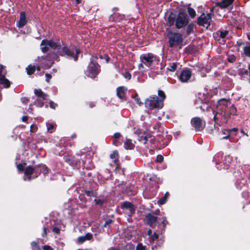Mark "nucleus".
Listing matches in <instances>:
<instances>
[{"instance_id":"f257e3e1","label":"nucleus","mask_w":250,"mask_h":250,"mask_svg":"<svg viewBox=\"0 0 250 250\" xmlns=\"http://www.w3.org/2000/svg\"><path fill=\"white\" fill-rule=\"evenodd\" d=\"M167 22L169 26L174 25L177 29H183L189 23V18L184 12H180L176 16L171 14L167 18Z\"/></svg>"},{"instance_id":"f03ea898","label":"nucleus","mask_w":250,"mask_h":250,"mask_svg":"<svg viewBox=\"0 0 250 250\" xmlns=\"http://www.w3.org/2000/svg\"><path fill=\"white\" fill-rule=\"evenodd\" d=\"M236 111V108L229 100L223 99L219 101L217 106L218 113L222 115L225 118H228L231 115H235Z\"/></svg>"},{"instance_id":"7ed1b4c3","label":"nucleus","mask_w":250,"mask_h":250,"mask_svg":"<svg viewBox=\"0 0 250 250\" xmlns=\"http://www.w3.org/2000/svg\"><path fill=\"white\" fill-rule=\"evenodd\" d=\"M145 107L149 109L161 108L163 106L162 100H159L156 96H150L145 102Z\"/></svg>"},{"instance_id":"20e7f679","label":"nucleus","mask_w":250,"mask_h":250,"mask_svg":"<svg viewBox=\"0 0 250 250\" xmlns=\"http://www.w3.org/2000/svg\"><path fill=\"white\" fill-rule=\"evenodd\" d=\"M100 67L98 63L91 62L87 67L85 73L87 76L94 78L99 73Z\"/></svg>"},{"instance_id":"39448f33","label":"nucleus","mask_w":250,"mask_h":250,"mask_svg":"<svg viewBox=\"0 0 250 250\" xmlns=\"http://www.w3.org/2000/svg\"><path fill=\"white\" fill-rule=\"evenodd\" d=\"M183 41L182 35L178 33H170L169 36V44L172 47L178 45Z\"/></svg>"},{"instance_id":"423d86ee","label":"nucleus","mask_w":250,"mask_h":250,"mask_svg":"<svg viewBox=\"0 0 250 250\" xmlns=\"http://www.w3.org/2000/svg\"><path fill=\"white\" fill-rule=\"evenodd\" d=\"M191 124L196 131L202 130L205 126V122L199 117H195L191 119Z\"/></svg>"},{"instance_id":"0eeeda50","label":"nucleus","mask_w":250,"mask_h":250,"mask_svg":"<svg viewBox=\"0 0 250 250\" xmlns=\"http://www.w3.org/2000/svg\"><path fill=\"white\" fill-rule=\"evenodd\" d=\"M59 54L61 56H63L66 55L68 57L74 58L75 61H77L78 60V55L80 53V50L79 49L76 50V55L74 56V52H72L69 50L66 47H63L62 48V51H58Z\"/></svg>"},{"instance_id":"6e6552de","label":"nucleus","mask_w":250,"mask_h":250,"mask_svg":"<svg viewBox=\"0 0 250 250\" xmlns=\"http://www.w3.org/2000/svg\"><path fill=\"white\" fill-rule=\"evenodd\" d=\"M211 21V14L208 13L207 15L202 14L198 19V24L199 25L205 26L207 25V26H209L210 22Z\"/></svg>"},{"instance_id":"1a4fd4ad","label":"nucleus","mask_w":250,"mask_h":250,"mask_svg":"<svg viewBox=\"0 0 250 250\" xmlns=\"http://www.w3.org/2000/svg\"><path fill=\"white\" fill-rule=\"evenodd\" d=\"M191 75V71L189 69L186 68L181 72L178 76V78L181 82L186 83L190 79Z\"/></svg>"},{"instance_id":"9d476101","label":"nucleus","mask_w":250,"mask_h":250,"mask_svg":"<svg viewBox=\"0 0 250 250\" xmlns=\"http://www.w3.org/2000/svg\"><path fill=\"white\" fill-rule=\"evenodd\" d=\"M43 45H49L53 49L59 50L61 48V44L60 42H55L52 40H43L41 43V46Z\"/></svg>"},{"instance_id":"9b49d317","label":"nucleus","mask_w":250,"mask_h":250,"mask_svg":"<svg viewBox=\"0 0 250 250\" xmlns=\"http://www.w3.org/2000/svg\"><path fill=\"white\" fill-rule=\"evenodd\" d=\"M154 56L152 54H147L141 57L143 63L146 64L147 66H150L154 60Z\"/></svg>"},{"instance_id":"f8f14e48","label":"nucleus","mask_w":250,"mask_h":250,"mask_svg":"<svg viewBox=\"0 0 250 250\" xmlns=\"http://www.w3.org/2000/svg\"><path fill=\"white\" fill-rule=\"evenodd\" d=\"M6 73V70L0 72V83L4 85V87L8 88L10 86V82L5 78V75Z\"/></svg>"},{"instance_id":"ddd939ff","label":"nucleus","mask_w":250,"mask_h":250,"mask_svg":"<svg viewBox=\"0 0 250 250\" xmlns=\"http://www.w3.org/2000/svg\"><path fill=\"white\" fill-rule=\"evenodd\" d=\"M147 224L151 227H153L155 225V223L157 221L158 217L153 215L151 213H147L146 215Z\"/></svg>"},{"instance_id":"4468645a","label":"nucleus","mask_w":250,"mask_h":250,"mask_svg":"<svg viewBox=\"0 0 250 250\" xmlns=\"http://www.w3.org/2000/svg\"><path fill=\"white\" fill-rule=\"evenodd\" d=\"M27 23V21L25 17V13L24 12H22L20 14V20L18 21V26L19 28H22Z\"/></svg>"},{"instance_id":"2eb2a0df","label":"nucleus","mask_w":250,"mask_h":250,"mask_svg":"<svg viewBox=\"0 0 250 250\" xmlns=\"http://www.w3.org/2000/svg\"><path fill=\"white\" fill-rule=\"evenodd\" d=\"M122 207L129 210V213L132 214L134 212L135 209L133 204L130 202H125L122 204Z\"/></svg>"},{"instance_id":"dca6fc26","label":"nucleus","mask_w":250,"mask_h":250,"mask_svg":"<svg viewBox=\"0 0 250 250\" xmlns=\"http://www.w3.org/2000/svg\"><path fill=\"white\" fill-rule=\"evenodd\" d=\"M234 0H223L221 2L217 3V5L221 8H225L230 5Z\"/></svg>"},{"instance_id":"f3484780","label":"nucleus","mask_w":250,"mask_h":250,"mask_svg":"<svg viewBox=\"0 0 250 250\" xmlns=\"http://www.w3.org/2000/svg\"><path fill=\"white\" fill-rule=\"evenodd\" d=\"M126 91V88L124 86H120L117 89V95L119 98L124 99Z\"/></svg>"},{"instance_id":"a211bd4d","label":"nucleus","mask_w":250,"mask_h":250,"mask_svg":"<svg viewBox=\"0 0 250 250\" xmlns=\"http://www.w3.org/2000/svg\"><path fill=\"white\" fill-rule=\"evenodd\" d=\"M92 238V235L91 233H87L84 236H80L78 239V242L82 243L86 240H89Z\"/></svg>"},{"instance_id":"6ab92c4d","label":"nucleus","mask_w":250,"mask_h":250,"mask_svg":"<svg viewBox=\"0 0 250 250\" xmlns=\"http://www.w3.org/2000/svg\"><path fill=\"white\" fill-rule=\"evenodd\" d=\"M124 147L126 149H132L134 147V145L131 140L126 139L124 143Z\"/></svg>"},{"instance_id":"aec40b11","label":"nucleus","mask_w":250,"mask_h":250,"mask_svg":"<svg viewBox=\"0 0 250 250\" xmlns=\"http://www.w3.org/2000/svg\"><path fill=\"white\" fill-rule=\"evenodd\" d=\"M34 170H35L34 168L30 166H29V167H26V168L25 169L24 173L27 176H29V177H28L29 180H30L31 179L30 175L32 174H33Z\"/></svg>"},{"instance_id":"412c9836","label":"nucleus","mask_w":250,"mask_h":250,"mask_svg":"<svg viewBox=\"0 0 250 250\" xmlns=\"http://www.w3.org/2000/svg\"><path fill=\"white\" fill-rule=\"evenodd\" d=\"M148 138H150L149 141L150 142H152L153 141V139L152 138V136H148L146 135H144L141 136H140L139 140L140 142H143V144H145L146 143V142L147 141Z\"/></svg>"},{"instance_id":"4be33fe9","label":"nucleus","mask_w":250,"mask_h":250,"mask_svg":"<svg viewBox=\"0 0 250 250\" xmlns=\"http://www.w3.org/2000/svg\"><path fill=\"white\" fill-rule=\"evenodd\" d=\"M35 65H29L26 68L27 74L28 75H31L33 74L35 71Z\"/></svg>"},{"instance_id":"5701e85b","label":"nucleus","mask_w":250,"mask_h":250,"mask_svg":"<svg viewBox=\"0 0 250 250\" xmlns=\"http://www.w3.org/2000/svg\"><path fill=\"white\" fill-rule=\"evenodd\" d=\"M34 93L38 96L42 97L43 99H45L47 96V95L43 93V92L41 89H35Z\"/></svg>"},{"instance_id":"b1692460","label":"nucleus","mask_w":250,"mask_h":250,"mask_svg":"<svg viewBox=\"0 0 250 250\" xmlns=\"http://www.w3.org/2000/svg\"><path fill=\"white\" fill-rule=\"evenodd\" d=\"M188 12L189 14V15H190V16L191 17V18H194L196 16V12L195 11V10L191 8V7H188Z\"/></svg>"},{"instance_id":"393cba45","label":"nucleus","mask_w":250,"mask_h":250,"mask_svg":"<svg viewBox=\"0 0 250 250\" xmlns=\"http://www.w3.org/2000/svg\"><path fill=\"white\" fill-rule=\"evenodd\" d=\"M158 95L160 97L159 100H162V103L163 104V102L166 98V95L165 93L162 90L158 91Z\"/></svg>"},{"instance_id":"a878e982","label":"nucleus","mask_w":250,"mask_h":250,"mask_svg":"<svg viewBox=\"0 0 250 250\" xmlns=\"http://www.w3.org/2000/svg\"><path fill=\"white\" fill-rule=\"evenodd\" d=\"M177 68V64L175 62L169 64V68H167V70L171 72H174Z\"/></svg>"},{"instance_id":"bb28decb","label":"nucleus","mask_w":250,"mask_h":250,"mask_svg":"<svg viewBox=\"0 0 250 250\" xmlns=\"http://www.w3.org/2000/svg\"><path fill=\"white\" fill-rule=\"evenodd\" d=\"M31 245L33 250H41L37 242H32Z\"/></svg>"},{"instance_id":"cd10ccee","label":"nucleus","mask_w":250,"mask_h":250,"mask_svg":"<svg viewBox=\"0 0 250 250\" xmlns=\"http://www.w3.org/2000/svg\"><path fill=\"white\" fill-rule=\"evenodd\" d=\"M187 33L189 34L193 30V24L192 23L188 24L187 26Z\"/></svg>"},{"instance_id":"c85d7f7f","label":"nucleus","mask_w":250,"mask_h":250,"mask_svg":"<svg viewBox=\"0 0 250 250\" xmlns=\"http://www.w3.org/2000/svg\"><path fill=\"white\" fill-rule=\"evenodd\" d=\"M244 51L245 55L247 56L250 57V46L245 47Z\"/></svg>"},{"instance_id":"c756f323","label":"nucleus","mask_w":250,"mask_h":250,"mask_svg":"<svg viewBox=\"0 0 250 250\" xmlns=\"http://www.w3.org/2000/svg\"><path fill=\"white\" fill-rule=\"evenodd\" d=\"M134 98L135 101H136V102L137 103V104L141 106V105H142V104H143V103H142V102H141V100H140V98L139 97V96H138V95L136 94V95L134 96Z\"/></svg>"},{"instance_id":"7c9ffc66","label":"nucleus","mask_w":250,"mask_h":250,"mask_svg":"<svg viewBox=\"0 0 250 250\" xmlns=\"http://www.w3.org/2000/svg\"><path fill=\"white\" fill-rule=\"evenodd\" d=\"M167 200V199L166 198V197L163 196L158 201L157 203L159 205H161L164 204Z\"/></svg>"},{"instance_id":"2f4dec72","label":"nucleus","mask_w":250,"mask_h":250,"mask_svg":"<svg viewBox=\"0 0 250 250\" xmlns=\"http://www.w3.org/2000/svg\"><path fill=\"white\" fill-rule=\"evenodd\" d=\"M158 237V235L157 233H156L155 232H154L153 234H152L150 237H149V239L150 241H154L155 240L157 239Z\"/></svg>"},{"instance_id":"473e14b6","label":"nucleus","mask_w":250,"mask_h":250,"mask_svg":"<svg viewBox=\"0 0 250 250\" xmlns=\"http://www.w3.org/2000/svg\"><path fill=\"white\" fill-rule=\"evenodd\" d=\"M42 46H44L41 47V49L42 52L46 53V52H47L48 51V48H49V45H43Z\"/></svg>"},{"instance_id":"72a5a7b5","label":"nucleus","mask_w":250,"mask_h":250,"mask_svg":"<svg viewBox=\"0 0 250 250\" xmlns=\"http://www.w3.org/2000/svg\"><path fill=\"white\" fill-rule=\"evenodd\" d=\"M47 130L48 131H50V132L52 133L54 128V125L53 124H47Z\"/></svg>"},{"instance_id":"f704fd0d","label":"nucleus","mask_w":250,"mask_h":250,"mask_svg":"<svg viewBox=\"0 0 250 250\" xmlns=\"http://www.w3.org/2000/svg\"><path fill=\"white\" fill-rule=\"evenodd\" d=\"M228 31H221L220 32V37L222 38H224L226 37V36L228 35Z\"/></svg>"},{"instance_id":"c9c22d12","label":"nucleus","mask_w":250,"mask_h":250,"mask_svg":"<svg viewBox=\"0 0 250 250\" xmlns=\"http://www.w3.org/2000/svg\"><path fill=\"white\" fill-rule=\"evenodd\" d=\"M136 250H145V247L143 246L142 244H139L136 247Z\"/></svg>"},{"instance_id":"e433bc0d","label":"nucleus","mask_w":250,"mask_h":250,"mask_svg":"<svg viewBox=\"0 0 250 250\" xmlns=\"http://www.w3.org/2000/svg\"><path fill=\"white\" fill-rule=\"evenodd\" d=\"M118 155V152L115 150L114 151H113V152L110 154V157L111 159H115L116 158V157Z\"/></svg>"},{"instance_id":"4c0bfd02","label":"nucleus","mask_w":250,"mask_h":250,"mask_svg":"<svg viewBox=\"0 0 250 250\" xmlns=\"http://www.w3.org/2000/svg\"><path fill=\"white\" fill-rule=\"evenodd\" d=\"M86 194L89 196H95L96 193L92 191H86Z\"/></svg>"},{"instance_id":"58836bf2","label":"nucleus","mask_w":250,"mask_h":250,"mask_svg":"<svg viewBox=\"0 0 250 250\" xmlns=\"http://www.w3.org/2000/svg\"><path fill=\"white\" fill-rule=\"evenodd\" d=\"M96 204L102 205L103 204L104 201L100 199H95Z\"/></svg>"},{"instance_id":"ea45409f","label":"nucleus","mask_w":250,"mask_h":250,"mask_svg":"<svg viewBox=\"0 0 250 250\" xmlns=\"http://www.w3.org/2000/svg\"><path fill=\"white\" fill-rule=\"evenodd\" d=\"M49 105L51 108L55 109L57 106V104L54 103L53 102L50 101L49 103Z\"/></svg>"},{"instance_id":"a19ab883","label":"nucleus","mask_w":250,"mask_h":250,"mask_svg":"<svg viewBox=\"0 0 250 250\" xmlns=\"http://www.w3.org/2000/svg\"><path fill=\"white\" fill-rule=\"evenodd\" d=\"M163 160V157L162 155H158L156 157V161L161 163Z\"/></svg>"},{"instance_id":"79ce46f5","label":"nucleus","mask_w":250,"mask_h":250,"mask_svg":"<svg viewBox=\"0 0 250 250\" xmlns=\"http://www.w3.org/2000/svg\"><path fill=\"white\" fill-rule=\"evenodd\" d=\"M37 130V127L34 125H31L30 126V131L32 132L36 131Z\"/></svg>"},{"instance_id":"37998d69","label":"nucleus","mask_w":250,"mask_h":250,"mask_svg":"<svg viewBox=\"0 0 250 250\" xmlns=\"http://www.w3.org/2000/svg\"><path fill=\"white\" fill-rule=\"evenodd\" d=\"M45 78L46 81L48 83L49 82L50 79L52 78V76L49 74L47 73L45 74Z\"/></svg>"},{"instance_id":"c03bdc74","label":"nucleus","mask_w":250,"mask_h":250,"mask_svg":"<svg viewBox=\"0 0 250 250\" xmlns=\"http://www.w3.org/2000/svg\"><path fill=\"white\" fill-rule=\"evenodd\" d=\"M18 169L20 171L23 170V166L21 164H20L17 166Z\"/></svg>"},{"instance_id":"a18cd8bd","label":"nucleus","mask_w":250,"mask_h":250,"mask_svg":"<svg viewBox=\"0 0 250 250\" xmlns=\"http://www.w3.org/2000/svg\"><path fill=\"white\" fill-rule=\"evenodd\" d=\"M131 77V74L128 72H126L125 74V77L128 80L130 79Z\"/></svg>"},{"instance_id":"49530a36","label":"nucleus","mask_w":250,"mask_h":250,"mask_svg":"<svg viewBox=\"0 0 250 250\" xmlns=\"http://www.w3.org/2000/svg\"><path fill=\"white\" fill-rule=\"evenodd\" d=\"M111 222H112V220H108L106 221L105 222V223H104V227H107L109 224H110V223H111Z\"/></svg>"},{"instance_id":"de8ad7c7","label":"nucleus","mask_w":250,"mask_h":250,"mask_svg":"<svg viewBox=\"0 0 250 250\" xmlns=\"http://www.w3.org/2000/svg\"><path fill=\"white\" fill-rule=\"evenodd\" d=\"M43 249L44 250H52L51 247L49 246H48V245L44 246L43 247Z\"/></svg>"},{"instance_id":"09e8293b","label":"nucleus","mask_w":250,"mask_h":250,"mask_svg":"<svg viewBox=\"0 0 250 250\" xmlns=\"http://www.w3.org/2000/svg\"><path fill=\"white\" fill-rule=\"evenodd\" d=\"M121 136V134L120 133H116L114 134V137L115 139H118Z\"/></svg>"},{"instance_id":"8fccbe9b","label":"nucleus","mask_w":250,"mask_h":250,"mask_svg":"<svg viewBox=\"0 0 250 250\" xmlns=\"http://www.w3.org/2000/svg\"><path fill=\"white\" fill-rule=\"evenodd\" d=\"M53 230L56 233H58L60 231V229L57 228H54Z\"/></svg>"},{"instance_id":"3c124183","label":"nucleus","mask_w":250,"mask_h":250,"mask_svg":"<svg viewBox=\"0 0 250 250\" xmlns=\"http://www.w3.org/2000/svg\"><path fill=\"white\" fill-rule=\"evenodd\" d=\"M27 119H28V117L26 116H23L22 118V120L23 122L27 121Z\"/></svg>"},{"instance_id":"603ef678","label":"nucleus","mask_w":250,"mask_h":250,"mask_svg":"<svg viewBox=\"0 0 250 250\" xmlns=\"http://www.w3.org/2000/svg\"><path fill=\"white\" fill-rule=\"evenodd\" d=\"M229 61L230 62H233L235 61V58L234 56L231 57L229 59Z\"/></svg>"},{"instance_id":"864d4df0","label":"nucleus","mask_w":250,"mask_h":250,"mask_svg":"<svg viewBox=\"0 0 250 250\" xmlns=\"http://www.w3.org/2000/svg\"><path fill=\"white\" fill-rule=\"evenodd\" d=\"M152 230H151L150 229H149L147 231V234H148L149 236H150L152 235Z\"/></svg>"},{"instance_id":"5fc2aeb1","label":"nucleus","mask_w":250,"mask_h":250,"mask_svg":"<svg viewBox=\"0 0 250 250\" xmlns=\"http://www.w3.org/2000/svg\"><path fill=\"white\" fill-rule=\"evenodd\" d=\"M104 58L105 59L106 62H107L109 61V58L106 55H104Z\"/></svg>"},{"instance_id":"6e6d98bb","label":"nucleus","mask_w":250,"mask_h":250,"mask_svg":"<svg viewBox=\"0 0 250 250\" xmlns=\"http://www.w3.org/2000/svg\"><path fill=\"white\" fill-rule=\"evenodd\" d=\"M3 70H5V69H4V68L3 66V65H0V72L2 71L3 70Z\"/></svg>"},{"instance_id":"4d7b16f0","label":"nucleus","mask_w":250,"mask_h":250,"mask_svg":"<svg viewBox=\"0 0 250 250\" xmlns=\"http://www.w3.org/2000/svg\"><path fill=\"white\" fill-rule=\"evenodd\" d=\"M168 196H169V193H168V192H167L165 193V195L164 196V197H166V198L167 199V197H168Z\"/></svg>"},{"instance_id":"13d9d810","label":"nucleus","mask_w":250,"mask_h":250,"mask_svg":"<svg viewBox=\"0 0 250 250\" xmlns=\"http://www.w3.org/2000/svg\"><path fill=\"white\" fill-rule=\"evenodd\" d=\"M230 131H237L238 128H233L232 129L230 130Z\"/></svg>"},{"instance_id":"bf43d9fd","label":"nucleus","mask_w":250,"mask_h":250,"mask_svg":"<svg viewBox=\"0 0 250 250\" xmlns=\"http://www.w3.org/2000/svg\"><path fill=\"white\" fill-rule=\"evenodd\" d=\"M43 233L45 234V235H46V228L45 227L43 228Z\"/></svg>"},{"instance_id":"052dcab7","label":"nucleus","mask_w":250,"mask_h":250,"mask_svg":"<svg viewBox=\"0 0 250 250\" xmlns=\"http://www.w3.org/2000/svg\"><path fill=\"white\" fill-rule=\"evenodd\" d=\"M159 212H160V211L158 209V210H157L156 211H155L154 214L158 215L159 213Z\"/></svg>"},{"instance_id":"680f3d73","label":"nucleus","mask_w":250,"mask_h":250,"mask_svg":"<svg viewBox=\"0 0 250 250\" xmlns=\"http://www.w3.org/2000/svg\"><path fill=\"white\" fill-rule=\"evenodd\" d=\"M229 135H228V136L223 137V138L224 139H227L229 138Z\"/></svg>"},{"instance_id":"e2e57ef3","label":"nucleus","mask_w":250,"mask_h":250,"mask_svg":"<svg viewBox=\"0 0 250 250\" xmlns=\"http://www.w3.org/2000/svg\"><path fill=\"white\" fill-rule=\"evenodd\" d=\"M241 131V132H242V133H243L244 134H245V135H247V136H248V134H247V133H245V132L243 131V130H242Z\"/></svg>"},{"instance_id":"0e129e2a","label":"nucleus","mask_w":250,"mask_h":250,"mask_svg":"<svg viewBox=\"0 0 250 250\" xmlns=\"http://www.w3.org/2000/svg\"><path fill=\"white\" fill-rule=\"evenodd\" d=\"M37 70H38V71H40V70H41V68H40V66H37Z\"/></svg>"},{"instance_id":"69168bd1","label":"nucleus","mask_w":250,"mask_h":250,"mask_svg":"<svg viewBox=\"0 0 250 250\" xmlns=\"http://www.w3.org/2000/svg\"><path fill=\"white\" fill-rule=\"evenodd\" d=\"M248 69L249 70V72H250L249 76L250 77V63L249 65Z\"/></svg>"},{"instance_id":"338daca9","label":"nucleus","mask_w":250,"mask_h":250,"mask_svg":"<svg viewBox=\"0 0 250 250\" xmlns=\"http://www.w3.org/2000/svg\"><path fill=\"white\" fill-rule=\"evenodd\" d=\"M77 3H80L81 1L80 0H76Z\"/></svg>"},{"instance_id":"774afa93","label":"nucleus","mask_w":250,"mask_h":250,"mask_svg":"<svg viewBox=\"0 0 250 250\" xmlns=\"http://www.w3.org/2000/svg\"><path fill=\"white\" fill-rule=\"evenodd\" d=\"M109 250H120L119 249H110Z\"/></svg>"}]
</instances>
